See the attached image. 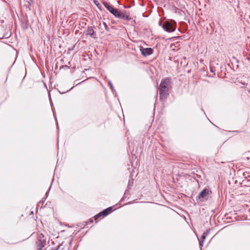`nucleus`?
<instances>
[{
	"label": "nucleus",
	"instance_id": "obj_1",
	"mask_svg": "<svg viewBox=\"0 0 250 250\" xmlns=\"http://www.w3.org/2000/svg\"><path fill=\"white\" fill-rule=\"evenodd\" d=\"M171 84V80L166 78L161 80L159 86V97L161 100H165L169 95V90Z\"/></svg>",
	"mask_w": 250,
	"mask_h": 250
},
{
	"label": "nucleus",
	"instance_id": "obj_2",
	"mask_svg": "<svg viewBox=\"0 0 250 250\" xmlns=\"http://www.w3.org/2000/svg\"><path fill=\"white\" fill-rule=\"evenodd\" d=\"M162 28L167 32H174L176 28V22L172 20H166L164 21Z\"/></svg>",
	"mask_w": 250,
	"mask_h": 250
},
{
	"label": "nucleus",
	"instance_id": "obj_3",
	"mask_svg": "<svg viewBox=\"0 0 250 250\" xmlns=\"http://www.w3.org/2000/svg\"><path fill=\"white\" fill-rule=\"evenodd\" d=\"M46 244V238L42 233H39L38 236L37 242V250H42Z\"/></svg>",
	"mask_w": 250,
	"mask_h": 250
},
{
	"label": "nucleus",
	"instance_id": "obj_4",
	"mask_svg": "<svg viewBox=\"0 0 250 250\" xmlns=\"http://www.w3.org/2000/svg\"><path fill=\"white\" fill-rule=\"evenodd\" d=\"M209 189L207 188H204L199 193L198 196V200L201 202H203L206 201L208 199L207 197L209 194Z\"/></svg>",
	"mask_w": 250,
	"mask_h": 250
},
{
	"label": "nucleus",
	"instance_id": "obj_5",
	"mask_svg": "<svg viewBox=\"0 0 250 250\" xmlns=\"http://www.w3.org/2000/svg\"><path fill=\"white\" fill-rule=\"evenodd\" d=\"M112 209V207L107 208L104 209V210L102 211L101 212H100V213H99L98 214H97V215L94 216V219L95 220H96L101 216H107L108 214H109L111 212Z\"/></svg>",
	"mask_w": 250,
	"mask_h": 250
},
{
	"label": "nucleus",
	"instance_id": "obj_6",
	"mask_svg": "<svg viewBox=\"0 0 250 250\" xmlns=\"http://www.w3.org/2000/svg\"><path fill=\"white\" fill-rule=\"evenodd\" d=\"M140 51L143 56L147 57L153 53V50L151 48H144L141 47Z\"/></svg>",
	"mask_w": 250,
	"mask_h": 250
},
{
	"label": "nucleus",
	"instance_id": "obj_7",
	"mask_svg": "<svg viewBox=\"0 0 250 250\" xmlns=\"http://www.w3.org/2000/svg\"><path fill=\"white\" fill-rule=\"evenodd\" d=\"M117 18L120 19L125 20L127 21H129L131 20V18L125 14L121 12L120 11L119 12L118 15L117 16Z\"/></svg>",
	"mask_w": 250,
	"mask_h": 250
},
{
	"label": "nucleus",
	"instance_id": "obj_8",
	"mask_svg": "<svg viewBox=\"0 0 250 250\" xmlns=\"http://www.w3.org/2000/svg\"><path fill=\"white\" fill-rule=\"evenodd\" d=\"M95 27H88L87 31H86V34L90 36L91 37L95 38V36H96V33H95L93 28Z\"/></svg>",
	"mask_w": 250,
	"mask_h": 250
},
{
	"label": "nucleus",
	"instance_id": "obj_9",
	"mask_svg": "<svg viewBox=\"0 0 250 250\" xmlns=\"http://www.w3.org/2000/svg\"><path fill=\"white\" fill-rule=\"evenodd\" d=\"M120 11L117 8H114L113 11H111V14H113L116 18L118 15Z\"/></svg>",
	"mask_w": 250,
	"mask_h": 250
},
{
	"label": "nucleus",
	"instance_id": "obj_10",
	"mask_svg": "<svg viewBox=\"0 0 250 250\" xmlns=\"http://www.w3.org/2000/svg\"><path fill=\"white\" fill-rule=\"evenodd\" d=\"M133 179H129L128 180L127 188H130L133 186Z\"/></svg>",
	"mask_w": 250,
	"mask_h": 250
},
{
	"label": "nucleus",
	"instance_id": "obj_11",
	"mask_svg": "<svg viewBox=\"0 0 250 250\" xmlns=\"http://www.w3.org/2000/svg\"><path fill=\"white\" fill-rule=\"evenodd\" d=\"M48 192V191H47V192H46V194H45V196H46V197H45V198L44 199L43 198V200H42V201H41L38 203V206H40V205H42H42L43 204L44 202V201H45V199L47 198V195Z\"/></svg>",
	"mask_w": 250,
	"mask_h": 250
},
{
	"label": "nucleus",
	"instance_id": "obj_12",
	"mask_svg": "<svg viewBox=\"0 0 250 250\" xmlns=\"http://www.w3.org/2000/svg\"><path fill=\"white\" fill-rule=\"evenodd\" d=\"M108 85L110 86V88L111 89L113 92H115V90L113 86V84L111 81H109L108 82Z\"/></svg>",
	"mask_w": 250,
	"mask_h": 250
},
{
	"label": "nucleus",
	"instance_id": "obj_13",
	"mask_svg": "<svg viewBox=\"0 0 250 250\" xmlns=\"http://www.w3.org/2000/svg\"><path fill=\"white\" fill-rule=\"evenodd\" d=\"M94 3L97 5V6L99 9H101V4L99 3V2L98 1V0H94Z\"/></svg>",
	"mask_w": 250,
	"mask_h": 250
},
{
	"label": "nucleus",
	"instance_id": "obj_14",
	"mask_svg": "<svg viewBox=\"0 0 250 250\" xmlns=\"http://www.w3.org/2000/svg\"><path fill=\"white\" fill-rule=\"evenodd\" d=\"M104 27L105 28V29L107 31H109V27H108L107 24L105 22H104Z\"/></svg>",
	"mask_w": 250,
	"mask_h": 250
},
{
	"label": "nucleus",
	"instance_id": "obj_15",
	"mask_svg": "<svg viewBox=\"0 0 250 250\" xmlns=\"http://www.w3.org/2000/svg\"><path fill=\"white\" fill-rule=\"evenodd\" d=\"M114 8H113L112 6H108V7H107V9L111 13V11H113L114 10Z\"/></svg>",
	"mask_w": 250,
	"mask_h": 250
},
{
	"label": "nucleus",
	"instance_id": "obj_16",
	"mask_svg": "<svg viewBox=\"0 0 250 250\" xmlns=\"http://www.w3.org/2000/svg\"><path fill=\"white\" fill-rule=\"evenodd\" d=\"M103 4L105 6V7L107 9V7H108V6H109L110 5L108 4V3L106 1H104L103 2Z\"/></svg>",
	"mask_w": 250,
	"mask_h": 250
},
{
	"label": "nucleus",
	"instance_id": "obj_17",
	"mask_svg": "<svg viewBox=\"0 0 250 250\" xmlns=\"http://www.w3.org/2000/svg\"><path fill=\"white\" fill-rule=\"evenodd\" d=\"M204 241V240H199V246L201 248V249H202V247L203 246Z\"/></svg>",
	"mask_w": 250,
	"mask_h": 250
},
{
	"label": "nucleus",
	"instance_id": "obj_18",
	"mask_svg": "<svg viewBox=\"0 0 250 250\" xmlns=\"http://www.w3.org/2000/svg\"><path fill=\"white\" fill-rule=\"evenodd\" d=\"M229 132L231 133H239L241 132V131H240V130L229 131Z\"/></svg>",
	"mask_w": 250,
	"mask_h": 250
},
{
	"label": "nucleus",
	"instance_id": "obj_19",
	"mask_svg": "<svg viewBox=\"0 0 250 250\" xmlns=\"http://www.w3.org/2000/svg\"><path fill=\"white\" fill-rule=\"evenodd\" d=\"M206 236H205V234H203L202 235V237H201L202 239V240L204 241V240L206 239Z\"/></svg>",
	"mask_w": 250,
	"mask_h": 250
},
{
	"label": "nucleus",
	"instance_id": "obj_20",
	"mask_svg": "<svg viewBox=\"0 0 250 250\" xmlns=\"http://www.w3.org/2000/svg\"><path fill=\"white\" fill-rule=\"evenodd\" d=\"M28 3V5H31V2L32 1V0H25Z\"/></svg>",
	"mask_w": 250,
	"mask_h": 250
},
{
	"label": "nucleus",
	"instance_id": "obj_21",
	"mask_svg": "<svg viewBox=\"0 0 250 250\" xmlns=\"http://www.w3.org/2000/svg\"><path fill=\"white\" fill-rule=\"evenodd\" d=\"M163 24V23L162 21H159V26H162Z\"/></svg>",
	"mask_w": 250,
	"mask_h": 250
},
{
	"label": "nucleus",
	"instance_id": "obj_22",
	"mask_svg": "<svg viewBox=\"0 0 250 250\" xmlns=\"http://www.w3.org/2000/svg\"><path fill=\"white\" fill-rule=\"evenodd\" d=\"M208 233H209L208 231L207 230V231L204 232L203 233V234H205V236H207L208 235Z\"/></svg>",
	"mask_w": 250,
	"mask_h": 250
},
{
	"label": "nucleus",
	"instance_id": "obj_23",
	"mask_svg": "<svg viewBox=\"0 0 250 250\" xmlns=\"http://www.w3.org/2000/svg\"><path fill=\"white\" fill-rule=\"evenodd\" d=\"M93 222V218H90V219L89 220V221H88V222H89L90 223H92Z\"/></svg>",
	"mask_w": 250,
	"mask_h": 250
},
{
	"label": "nucleus",
	"instance_id": "obj_24",
	"mask_svg": "<svg viewBox=\"0 0 250 250\" xmlns=\"http://www.w3.org/2000/svg\"><path fill=\"white\" fill-rule=\"evenodd\" d=\"M7 38H8V37L7 36V35H4L2 37V38H4V39H6Z\"/></svg>",
	"mask_w": 250,
	"mask_h": 250
},
{
	"label": "nucleus",
	"instance_id": "obj_25",
	"mask_svg": "<svg viewBox=\"0 0 250 250\" xmlns=\"http://www.w3.org/2000/svg\"><path fill=\"white\" fill-rule=\"evenodd\" d=\"M123 200V198L121 200V202Z\"/></svg>",
	"mask_w": 250,
	"mask_h": 250
}]
</instances>
